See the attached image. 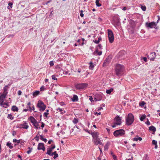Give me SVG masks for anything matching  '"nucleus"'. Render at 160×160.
I'll list each match as a JSON object with an SVG mask.
<instances>
[{"label": "nucleus", "instance_id": "774afa93", "mask_svg": "<svg viewBox=\"0 0 160 160\" xmlns=\"http://www.w3.org/2000/svg\"><path fill=\"white\" fill-rule=\"evenodd\" d=\"M80 15L81 17H83L84 15L82 13H80Z\"/></svg>", "mask_w": 160, "mask_h": 160}, {"label": "nucleus", "instance_id": "c9c22d12", "mask_svg": "<svg viewBox=\"0 0 160 160\" xmlns=\"http://www.w3.org/2000/svg\"><path fill=\"white\" fill-rule=\"evenodd\" d=\"M146 117V116L145 115H143L140 118V119L141 121H142L145 119Z\"/></svg>", "mask_w": 160, "mask_h": 160}, {"label": "nucleus", "instance_id": "bb28decb", "mask_svg": "<svg viewBox=\"0 0 160 160\" xmlns=\"http://www.w3.org/2000/svg\"><path fill=\"white\" fill-rule=\"evenodd\" d=\"M58 110H59V112H61V113L62 114H63L65 113L66 112L65 111L62 112V109L59 108H58L57 109V111H58Z\"/></svg>", "mask_w": 160, "mask_h": 160}, {"label": "nucleus", "instance_id": "a18cd8bd", "mask_svg": "<svg viewBox=\"0 0 160 160\" xmlns=\"http://www.w3.org/2000/svg\"><path fill=\"white\" fill-rule=\"evenodd\" d=\"M112 156L114 160H117V156L116 155H115L114 154H113V156Z\"/></svg>", "mask_w": 160, "mask_h": 160}, {"label": "nucleus", "instance_id": "a19ab883", "mask_svg": "<svg viewBox=\"0 0 160 160\" xmlns=\"http://www.w3.org/2000/svg\"><path fill=\"white\" fill-rule=\"evenodd\" d=\"M28 148L29 149V150L27 151V153L28 154H29L31 152L32 150V148Z\"/></svg>", "mask_w": 160, "mask_h": 160}, {"label": "nucleus", "instance_id": "393cba45", "mask_svg": "<svg viewBox=\"0 0 160 160\" xmlns=\"http://www.w3.org/2000/svg\"><path fill=\"white\" fill-rule=\"evenodd\" d=\"M113 88H111L107 90H106V92L108 94H110L111 93V92L113 91Z\"/></svg>", "mask_w": 160, "mask_h": 160}, {"label": "nucleus", "instance_id": "338daca9", "mask_svg": "<svg viewBox=\"0 0 160 160\" xmlns=\"http://www.w3.org/2000/svg\"><path fill=\"white\" fill-rule=\"evenodd\" d=\"M29 111H30V112H32V108L30 106H29Z\"/></svg>", "mask_w": 160, "mask_h": 160}, {"label": "nucleus", "instance_id": "79ce46f5", "mask_svg": "<svg viewBox=\"0 0 160 160\" xmlns=\"http://www.w3.org/2000/svg\"><path fill=\"white\" fill-rule=\"evenodd\" d=\"M52 79L53 80H57V79L55 77V76L54 75H52Z\"/></svg>", "mask_w": 160, "mask_h": 160}, {"label": "nucleus", "instance_id": "6e6552de", "mask_svg": "<svg viewBox=\"0 0 160 160\" xmlns=\"http://www.w3.org/2000/svg\"><path fill=\"white\" fill-rule=\"evenodd\" d=\"M156 25L155 22H152L150 23L146 22V26L148 28H154Z\"/></svg>", "mask_w": 160, "mask_h": 160}, {"label": "nucleus", "instance_id": "37998d69", "mask_svg": "<svg viewBox=\"0 0 160 160\" xmlns=\"http://www.w3.org/2000/svg\"><path fill=\"white\" fill-rule=\"evenodd\" d=\"M97 48H98L100 49H102V46L101 44H99Z\"/></svg>", "mask_w": 160, "mask_h": 160}, {"label": "nucleus", "instance_id": "680f3d73", "mask_svg": "<svg viewBox=\"0 0 160 160\" xmlns=\"http://www.w3.org/2000/svg\"><path fill=\"white\" fill-rule=\"evenodd\" d=\"M55 148V145H54L53 147L52 148H50L52 150L53 149H54Z\"/></svg>", "mask_w": 160, "mask_h": 160}, {"label": "nucleus", "instance_id": "de8ad7c7", "mask_svg": "<svg viewBox=\"0 0 160 160\" xmlns=\"http://www.w3.org/2000/svg\"><path fill=\"white\" fill-rule=\"evenodd\" d=\"M48 114L49 113L48 112H45L44 113V115L45 117L47 118L48 117Z\"/></svg>", "mask_w": 160, "mask_h": 160}, {"label": "nucleus", "instance_id": "c03bdc74", "mask_svg": "<svg viewBox=\"0 0 160 160\" xmlns=\"http://www.w3.org/2000/svg\"><path fill=\"white\" fill-rule=\"evenodd\" d=\"M49 64L51 66H52L54 65V63L52 61H50Z\"/></svg>", "mask_w": 160, "mask_h": 160}, {"label": "nucleus", "instance_id": "2f4dec72", "mask_svg": "<svg viewBox=\"0 0 160 160\" xmlns=\"http://www.w3.org/2000/svg\"><path fill=\"white\" fill-rule=\"evenodd\" d=\"M39 93V91H36L33 92V95L34 97H35L36 96L38 95Z\"/></svg>", "mask_w": 160, "mask_h": 160}, {"label": "nucleus", "instance_id": "aec40b11", "mask_svg": "<svg viewBox=\"0 0 160 160\" xmlns=\"http://www.w3.org/2000/svg\"><path fill=\"white\" fill-rule=\"evenodd\" d=\"M30 120L31 121V122L32 123L36 122L37 121L35 119V118L32 116H30Z\"/></svg>", "mask_w": 160, "mask_h": 160}, {"label": "nucleus", "instance_id": "5701e85b", "mask_svg": "<svg viewBox=\"0 0 160 160\" xmlns=\"http://www.w3.org/2000/svg\"><path fill=\"white\" fill-rule=\"evenodd\" d=\"M110 145V143L109 142H108L104 146V150H107L108 149V146Z\"/></svg>", "mask_w": 160, "mask_h": 160}, {"label": "nucleus", "instance_id": "a878e982", "mask_svg": "<svg viewBox=\"0 0 160 160\" xmlns=\"http://www.w3.org/2000/svg\"><path fill=\"white\" fill-rule=\"evenodd\" d=\"M157 142L155 140H153L152 141V143L153 144L155 145V148L157 149L158 148V145L157 144Z\"/></svg>", "mask_w": 160, "mask_h": 160}, {"label": "nucleus", "instance_id": "e433bc0d", "mask_svg": "<svg viewBox=\"0 0 160 160\" xmlns=\"http://www.w3.org/2000/svg\"><path fill=\"white\" fill-rule=\"evenodd\" d=\"M90 65L89 66V68L92 69L94 67V65L92 62H90Z\"/></svg>", "mask_w": 160, "mask_h": 160}, {"label": "nucleus", "instance_id": "7c9ffc66", "mask_svg": "<svg viewBox=\"0 0 160 160\" xmlns=\"http://www.w3.org/2000/svg\"><path fill=\"white\" fill-rule=\"evenodd\" d=\"M142 140V138L141 137H139L138 138H134L133 139V140L134 141H138V140H139V141H141Z\"/></svg>", "mask_w": 160, "mask_h": 160}, {"label": "nucleus", "instance_id": "0eeeda50", "mask_svg": "<svg viewBox=\"0 0 160 160\" xmlns=\"http://www.w3.org/2000/svg\"><path fill=\"white\" fill-rule=\"evenodd\" d=\"M121 118V117H120L118 116H117L115 118L114 121L116 123V124L118 125L121 124L122 123Z\"/></svg>", "mask_w": 160, "mask_h": 160}, {"label": "nucleus", "instance_id": "6e6d98bb", "mask_svg": "<svg viewBox=\"0 0 160 160\" xmlns=\"http://www.w3.org/2000/svg\"><path fill=\"white\" fill-rule=\"evenodd\" d=\"M116 125H118L116 124V122H114V125H112V128H114L116 127Z\"/></svg>", "mask_w": 160, "mask_h": 160}, {"label": "nucleus", "instance_id": "f8f14e48", "mask_svg": "<svg viewBox=\"0 0 160 160\" xmlns=\"http://www.w3.org/2000/svg\"><path fill=\"white\" fill-rule=\"evenodd\" d=\"M19 126L20 128L25 129H28L29 127L28 123L26 122H24L23 123L20 124Z\"/></svg>", "mask_w": 160, "mask_h": 160}, {"label": "nucleus", "instance_id": "09e8293b", "mask_svg": "<svg viewBox=\"0 0 160 160\" xmlns=\"http://www.w3.org/2000/svg\"><path fill=\"white\" fill-rule=\"evenodd\" d=\"M58 154L57 153H56L55 155L53 157V158L54 159H55L56 158H57V157H58Z\"/></svg>", "mask_w": 160, "mask_h": 160}, {"label": "nucleus", "instance_id": "4be33fe9", "mask_svg": "<svg viewBox=\"0 0 160 160\" xmlns=\"http://www.w3.org/2000/svg\"><path fill=\"white\" fill-rule=\"evenodd\" d=\"M32 124L36 128L38 129L40 128V127H39V124L37 121L33 123Z\"/></svg>", "mask_w": 160, "mask_h": 160}, {"label": "nucleus", "instance_id": "e2e57ef3", "mask_svg": "<svg viewBox=\"0 0 160 160\" xmlns=\"http://www.w3.org/2000/svg\"><path fill=\"white\" fill-rule=\"evenodd\" d=\"M143 60L145 62H146L147 61V58L146 57H144L143 58Z\"/></svg>", "mask_w": 160, "mask_h": 160}, {"label": "nucleus", "instance_id": "9b49d317", "mask_svg": "<svg viewBox=\"0 0 160 160\" xmlns=\"http://www.w3.org/2000/svg\"><path fill=\"white\" fill-rule=\"evenodd\" d=\"M7 94L3 93L0 95V104H1L3 102L4 99L6 97Z\"/></svg>", "mask_w": 160, "mask_h": 160}, {"label": "nucleus", "instance_id": "412c9836", "mask_svg": "<svg viewBox=\"0 0 160 160\" xmlns=\"http://www.w3.org/2000/svg\"><path fill=\"white\" fill-rule=\"evenodd\" d=\"M12 110L14 112H17L18 111V109L15 106H13L12 107Z\"/></svg>", "mask_w": 160, "mask_h": 160}, {"label": "nucleus", "instance_id": "7ed1b4c3", "mask_svg": "<svg viewBox=\"0 0 160 160\" xmlns=\"http://www.w3.org/2000/svg\"><path fill=\"white\" fill-rule=\"evenodd\" d=\"M37 107L40 108V111H44L46 108V106L42 101L39 100L38 101V103L37 105Z\"/></svg>", "mask_w": 160, "mask_h": 160}, {"label": "nucleus", "instance_id": "423d86ee", "mask_svg": "<svg viewBox=\"0 0 160 160\" xmlns=\"http://www.w3.org/2000/svg\"><path fill=\"white\" fill-rule=\"evenodd\" d=\"M88 84L86 83H82L76 85L75 87L78 89H80L84 88L88 86Z\"/></svg>", "mask_w": 160, "mask_h": 160}, {"label": "nucleus", "instance_id": "ea45409f", "mask_svg": "<svg viewBox=\"0 0 160 160\" xmlns=\"http://www.w3.org/2000/svg\"><path fill=\"white\" fill-rule=\"evenodd\" d=\"M141 8L142 10L143 11H145L146 10V8L145 6H143L142 5H141Z\"/></svg>", "mask_w": 160, "mask_h": 160}, {"label": "nucleus", "instance_id": "13d9d810", "mask_svg": "<svg viewBox=\"0 0 160 160\" xmlns=\"http://www.w3.org/2000/svg\"><path fill=\"white\" fill-rule=\"evenodd\" d=\"M94 114L95 115H100L101 114V112H94Z\"/></svg>", "mask_w": 160, "mask_h": 160}, {"label": "nucleus", "instance_id": "20e7f679", "mask_svg": "<svg viewBox=\"0 0 160 160\" xmlns=\"http://www.w3.org/2000/svg\"><path fill=\"white\" fill-rule=\"evenodd\" d=\"M125 133V131L123 129H119L117 130L114 132V135L115 137L119 136H122Z\"/></svg>", "mask_w": 160, "mask_h": 160}, {"label": "nucleus", "instance_id": "c756f323", "mask_svg": "<svg viewBox=\"0 0 160 160\" xmlns=\"http://www.w3.org/2000/svg\"><path fill=\"white\" fill-rule=\"evenodd\" d=\"M7 146L10 149H12L13 148V146L11 145V142H8L7 143Z\"/></svg>", "mask_w": 160, "mask_h": 160}, {"label": "nucleus", "instance_id": "9d476101", "mask_svg": "<svg viewBox=\"0 0 160 160\" xmlns=\"http://www.w3.org/2000/svg\"><path fill=\"white\" fill-rule=\"evenodd\" d=\"M93 141L94 144L97 145L98 144H100V145L102 144V143L101 142V140L98 138L93 139Z\"/></svg>", "mask_w": 160, "mask_h": 160}, {"label": "nucleus", "instance_id": "58836bf2", "mask_svg": "<svg viewBox=\"0 0 160 160\" xmlns=\"http://www.w3.org/2000/svg\"><path fill=\"white\" fill-rule=\"evenodd\" d=\"M13 141L14 142H17V143H19L20 142V140H17L16 139H14L13 140Z\"/></svg>", "mask_w": 160, "mask_h": 160}, {"label": "nucleus", "instance_id": "a211bd4d", "mask_svg": "<svg viewBox=\"0 0 160 160\" xmlns=\"http://www.w3.org/2000/svg\"><path fill=\"white\" fill-rule=\"evenodd\" d=\"M0 105L4 107L5 108H6L8 107L9 106L8 102H5V103H3V102H2V103L1 104H0Z\"/></svg>", "mask_w": 160, "mask_h": 160}, {"label": "nucleus", "instance_id": "864d4df0", "mask_svg": "<svg viewBox=\"0 0 160 160\" xmlns=\"http://www.w3.org/2000/svg\"><path fill=\"white\" fill-rule=\"evenodd\" d=\"M56 153H57L56 151H55L52 153L50 156H52L53 155H55Z\"/></svg>", "mask_w": 160, "mask_h": 160}, {"label": "nucleus", "instance_id": "f3484780", "mask_svg": "<svg viewBox=\"0 0 160 160\" xmlns=\"http://www.w3.org/2000/svg\"><path fill=\"white\" fill-rule=\"evenodd\" d=\"M72 100L73 102H77L78 100V98L76 95H74Z\"/></svg>", "mask_w": 160, "mask_h": 160}, {"label": "nucleus", "instance_id": "f03ea898", "mask_svg": "<svg viewBox=\"0 0 160 160\" xmlns=\"http://www.w3.org/2000/svg\"><path fill=\"white\" fill-rule=\"evenodd\" d=\"M134 120V117L133 114L131 113L128 114L126 118V123L128 125L132 124Z\"/></svg>", "mask_w": 160, "mask_h": 160}, {"label": "nucleus", "instance_id": "473e14b6", "mask_svg": "<svg viewBox=\"0 0 160 160\" xmlns=\"http://www.w3.org/2000/svg\"><path fill=\"white\" fill-rule=\"evenodd\" d=\"M7 118H8L12 120L14 118V117H12V115L10 114H8Z\"/></svg>", "mask_w": 160, "mask_h": 160}, {"label": "nucleus", "instance_id": "3c124183", "mask_svg": "<svg viewBox=\"0 0 160 160\" xmlns=\"http://www.w3.org/2000/svg\"><path fill=\"white\" fill-rule=\"evenodd\" d=\"M145 104V102H142L140 104V105L141 106H143Z\"/></svg>", "mask_w": 160, "mask_h": 160}, {"label": "nucleus", "instance_id": "72a5a7b5", "mask_svg": "<svg viewBox=\"0 0 160 160\" xmlns=\"http://www.w3.org/2000/svg\"><path fill=\"white\" fill-rule=\"evenodd\" d=\"M40 139L44 142H46L47 141V140L46 138H43V136L42 135H40Z\"/></svg>", "mask_w": 160, "mask_h": 160}, {"label": "nucleus", "instance_id": "603ef678", "mask_svg": "<svg viewBox=\"0 0 160 160\" xmlns=\"http://www.w3.org/2000/svg\"><path fill=\"white\" fill-rule=\"evenodd\" d=\"M45 89V87L44 86H42L40 88V91H43Z\"/></svg>", "mask_w": 160, "mask_h": 160}, {"label": "nucleus", "instance_id": "4c0bfd02", "mask_svg": "<svg viewBox=\"0 0 160 160\" xmlns=\"http://www.w3.org/2000/svg\"><path fill=\"white\" fill-rule=\"evenodd\" d=\"M78 120L77 119L75 118L73 120L72 122L74 124H76L78 122Z\"/></svg>", "mask_w": 160, "mask_h": 160}, {"label": "nucleus", "instance_id": "8fccbe9b", "mask_svg": "<svg viewBox=\"0 0 160 160\" xmlns=\"http://www.w3.org/2000/svg\"><path fill=\"white\" fill-rule=\"evenodd\" d=\"M145 123L148 125H150V123L148 119V121L145 122Z\"/></svg>", "mask_w": 160, "mask_h": 160}, {"label": "nucleus", "instance_id": "cd10ccee", "mask_svg": "<svg viewBox=\"0 0 160 160\" xmlns=\"http://www.w3.org/2000/svg\"><path fill=\"white\" fill-rule=\"evenodd\" d=\"M52 150L50 148H49L48 149H47L46 154L48 155H50L51 154V152Z\"/></svg>", "mask_w": 160, "mask_h": 160}, {"label": "nucleus", "instance_id": "6ab92c4d", "mask_svg": "<svg viewBox=\"0 0 160 160\" xmlns=\"http://www.w3.org/2000/svg\"><path fill=\"white\" fill-rule=\"evenodd\" d=\"M97 53V55L100 56L102 55V51H98V48H96V50L95 52H94V53Z\"/></svg>", "mask_w": 160, "mask_h": 160}, {"label": "nucleus", "instance_id": "052dcab7", "mask_svg": "<svg viewBox=\"0 0 160 160\" xmlns=\"http://www.w3.org/2000/svg\"><path fill=\"white\" fill-rule=\"evenodd\" d=\"M21 93L22 92L20 91H18V94L19 95H21Z\"/></svg>", "mask_w": 160, "mask_h": 160}, {"label": "nucleus", "instance_id": "69168bd1", "mask_svg": "<svg viewBox=\"0 0 160 160\" xmlns=\"http://www.w3.org/2000/svg\"><path fill=\"white\" fill-rule=\"evenodd\" d=\"M122 10L124 11H125L127 9V7H125L123 8L122 9Z\"/></svg>", "mask_w": 160, "mask_h": 160}, {"label": "nucleus", "instance_id": "ddd939ff", "mask_svg": "<svg viewBox=\"0 0 160 160\" xmlns=\"http://www.w3.org/2000/svg\"><path fill=\"white\" fill-rule=\"evenodd\" d=\"M111 60V57H108L104 61L103 64V66L104 67L107 64H108L110 62Z\"/></svg>", "mask_w": 160, "mask_h": 160}, {"label": "nucleus", "instance_id": "39448f33", "mask_svg": "<svg viewBox=\"0 0 160 160\" xmlns=\"http://www.w3.org/2000/svg\"><path fill=\"white\" fill-rule=\"evenodd\" d=\"M108 38L110 42L112 43L113 42L114 37L112 32L110 29L108 30Z\"/></svg>", "mask_w": 160, "mask_h": 160}, {"label": "nucleus", "instance_id": "49530a36", "mask_svg": "<svg viewBox=\"0 0 160 160\" xmlns=\"http://www.w3.org/2000/svg\"><path fill=\"white\" fill-rule=\"evenodd\" d=\"M89 99L91 102H92L93 101V98L91 96H89Z\"/></svg>", "mask_w": 160, "mask_h": 160}, {"label": "nucleus", "instance_id": "4d7b16f0", "mask_svg": "<svg viewBox=\"0 0 160 160\" xmlns=\"http://www.w3.org/2000/svg\"><path fill=\"white\" fill-rule=\"evenodd\" d=\"M35 138H36V140L37 141H38L39 140V136H36Z\"/></svg>", "mask_w": 160, "mask_h": 160}, {"label": "nucleus", "instance_id": "4468645a", "mask_svg": "<svg viewBox=\"0 0 160 160\" xmlns=\"http://www.w3.org/2000/svg\"><path fill=\"white\" fill-rule=\"evenodd\" d=\"M150 56L152 57V58L151 57L150 58V60L154 61L156 57V53L154 52H151L150 53Z\"/></svg>", "mask_w": 160, "mask_h": 160}, {"label": "nucleus", "instance_id": "2eb2a0df", "mask_svg": "<svg viewBox=\"0 0 160 160\" xmlns=\"http://www.w3.org/2000/svg\"><path fill=\"white\" fill-rule=\"evenodd\" d=\"M149 130L150 131H152L153 132H154L152 133V134H154V132L156 131V128L155 127H154L153 126H150L149 128Z\"/></svg>", "mask_w": 160, "mask_h": 160}, {"label": "nucleus", "instance_id": "f704fd0d", "mask_svg": "<svg viewBox=\"0 0 160 160\" xmlns=\"http://www.w3.org/2000/svg\"><path fill=\"white\" fill-rule=\"evenodd\" d=\"M101 40V38L99 37L98 38V40H95L94 41V42L95 43L98 44L99 42Z\"/></svg>", "mask_w": 160, "mask_h": 160}, {"label": "nucleus", "instance_id": "b1692460", "mask_svg": "<svg viewBox=\"0 0 160 160\" xmlns=\"http://www.w3.org/2000/svg\"><path fill=\"white\" fill-rule=\"evenodd\" d=\"M7 87H8L7 86H6L4 87V88H3L4 91H3V93L6 94H8V92H7V90H8Z\"/></svg>", "mask_w": 160, "mask_h": 160}, {"label": "nucleus", "instance_id": "0e129e2a", "mask_svg": "<svg viewBox=\"0 0 160 160\" xmlns=\"http://www.w3.org/2000/svg\"><path fill=\"white\" fill-rule=\"evenodd\" d=\"M18 157L20 158L21 160H22V157L20 155H18Z\"/></svg>", "mask_w": 160, "mask_h": 160}, {"label": "nucleus", "instance_id": "5fc2aeb1", "mask_svg": "<svg viewBox=\"0 0 160 160\" xmlns=\"http://www.w3.org/2000/svg\"><path fill=\"white\" fill-rule=\"evenodd\" d=\"M8 5L10 6L11 8H12V2H9L8 4Z\"/></svg>", "mask_w": 160, "mask_h": 160}, {"label": "nucleus", "instance_id": "1a4fd4ad", "mask_svg": "<svg viewBox=\"0 0 160 160\" xmlns=\"http://www.w3.org/2000/svg\"><path fill=\"white\" fill-rule=\"evenodd\" d=\"M38 150H42L43 151H45V148L44 144L41 142L39 143L38 145Z\"/></svg>", "mask_w": 160, "mask_h": 160}, {"label": "nucleus", "instance_id": "dca6fc26", "mask_svg": "<svg viewBox=\"0 0 160 160\" xmlns=\"http://www.w3.org/2000/svg\"><path fill=\"white\" fill-rule=\"evenodd\" d=\"M93 139L98 138V133L97 132H94L92 133Z\"/></svg>", "mask_w": 160, "mask_h": 160}, {"label": "nucleus", "instance_id": "c85d7f7f", "mask_svg": "<svg viewBox=\"0 0 160 160\" xmlns=\"http://www.w3.org/2000/svg\"><path fill=\"white\" fill-rule=\"evenodd\" d=\"M99 0H96V4L97 6L99 7L101 6V4L99 3Z\"/></svg>", "mask_w": 160, "mask_h": 160}, {"label": "nucleus", "instance_id": "bf43d9fd", "mask_svg": "<svg viewBox=\"0 0 160 160\" xmlns=\"http://www.w3.org/2000/svg\"><path fill=\"white\" fill-rule=\"evenodd\" d=\"M44 126H45V124L44 123H43V122H42V125H41V127L43 128V127H44Z\"/></svg>", "mask_w": 160, "mask_h": 160}, {"label": "nucleus", "instance_id": "f257e3e1", "mask_svg": "<svg viewBox=\"0 0 160 160\" xmlns=\"http://www.w3.org/2000/svg\"><path fill=\"white\" fill-rule=\"evenodd\" d=\"M124 69V67L122 65L118 64L116 66L115 72L118 76L121 75L122 72Z\"/></svg>", "mask_w": 160, "mask_h": 160}]
</instances>
